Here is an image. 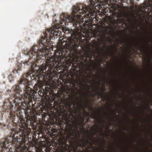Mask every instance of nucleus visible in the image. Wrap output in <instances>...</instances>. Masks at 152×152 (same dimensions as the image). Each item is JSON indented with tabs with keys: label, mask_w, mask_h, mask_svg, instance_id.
Masks as SVG:
<instances>
[{
	"label": "nucleus",
	"mask_w": 152,
	"mask_h": 152,
	"mask_svg": "<svg viewBox=\"0 0 152 152\" xmlns=\"http://www.w3.org/2000/svg\"><path fill=\"white\" fill-rule=\"evenodd\" d=\"M86 116H87V117H88L90 116V115L88 113H86Z\"/></svg>",
	"instance_id": "25"
},
{
	"label": "nucleus",
	"mask_w": 152,
	"mask_h": 152,
	"mask_svg": "<svg viewBox=\"0 0 152 152\" xmlns=\"http://www.w3.org/2000/svg\"><path fill=\"white\" fill-rule=\"evenodd\" d=\"M102 150H103L104 151H105V149H104V148H102Z\"/></svg>",
	"instance_id": "30"
},
{
	"label": "nucleus",
	"mask_w": 152,
	"mask_h": 152,
	"mask_svg": "<svg viewBox=\"0 0 152 152\" xmlns=\"http://www.w3.org/2000/svg\"><path fill=\"white\" fill-rule=\"evenodd\" d=\"M23 121H21V123ZM23 124L20 129L21 132V136L22 137L21 141H19L18 139L14 137V134H11L10 136L5 138V140L1 142V145L2 149L0 152H9L10 145H13L16 148V152H31L27 151V147L25 145H28V135L30 133L31 129L28 128V124L26 123L22 122Z\"/></svg>",
	"instance_id": "3"
},
{
	"label": "nucleus",
	"mask_w": 152,
	"mask_h": 152,
	"mask_svg": "<svg viewBox=\"0 0 152 152\" xmlns=\"http://www.w3.org/2000/svg\"><path fill=\"white\" fill-rule=\"evenodd\" d=\"M98 83L99 84H99H100V83H99H99Z\"/></svg>",
	"instance_id": "39"
},
{
	"label": "nucleus",
	"mask_w": 152,
	"mask_h": 152,
	"mask_svg": "<svg viewBox=\"0 0 152 152\" xmlns=\"http://www.w3.org/2000/svg\"><path fill=\"white\" fill-rule=\"evenodd\" d=\"M119 18H121V15H119Z\"/></svg>",
	"instance_id": "33"
},
{
	"label": "nucleus",
	"mask_w": 152,
	"mask_h": 152,
	"mask_svg": "<svg viewBox=\"0 0 152 152\" xmlns=\"http://www.w3.org/2000/svg\"><path fill=\"white\" fill-rule=\"evenodd\" d=\"M58 28L52 27L48 28L43 33L45 38L43 37L39 40V45L42 49L39 50L38 46L34 45L29 51H26L24 53L28 55L29 60L26 61L25 64L29 66L34 79L39 80L35 85L34 89L38 92L42 93V95L46 100L53 99L54 91L50 88L51 85L53 83L54 77L56 75V72L54 70L56 66L60 65L63 57L66 55V53L70 51L72 53L77 54L79 47L78 40L82 39V34L80 29H76L74 31L71 36L66 40L64 47L62 45L57 47V52L53 58H47L48 55L47 51L50 50L52 47L50 40L53 36H57L59 32Z\"/></svg>",
	"instance_id": "1"
},
{
	"label": "nucleus",
	"mask_w": 152,
	"mask_h": 152,
	"mask_svg": "<svg viewBox=\"0 0 152 152\" xmlns=\"http://www.w3.org/2000/svg\"><path fill=\"white\" fill-rule=\"evenodd\" d=\"M45 115H44V116H43V118H42V119L43 120L44 119H45V117L47 115V114L46 113H45V114H44Z\"/></svg>",
	"instance_id": "23"
},
{
	"label": "nucleus",
	"mask_w": 152,
	"mask_h": 152,
	"mask_svg": "<svg viewBox=\"0 0 152 152\" xmlns=\"http://www.w3.org/2000/svg\"><path fill=\"white\" fill-rule=\"evenodd\" d=\"M118 44H116V47L115 48V52H117L118 51V50H117V47L118 46Z\"/></svg>",
	"instance_id": "21"
},
{
	"label": "nucleus",
	"mask_w": 152,
	"mask_h": 152,
	"mask_svg": "<svg viewBox=\"0 0 152 152\" xmlns=\"http://www.w3.org/2000/svg\"><path fill=\"white\" fill-rule=\"evenodd\" d=\"M30 75L28 73L23 74L19 81L20 84H23L25 86L23 89L25 91L24 94H21L20 92L21 91L19 88V85L16 86L15 88L13 91V97H15L13 101V103L15 106L18 107V109L20 108V107L24 104L25 105L28 104L29 102L32 100V97L34 96L33 91L29 86V81L28 80V76Z\"/></svg>",
	"instance_id": "4"
},
{
	"label": "nucleus",
	"mask_w": 152,
	"mask_h": 152,
	"mask_svg": "<svg viewBox=\"0 0 152 152\" xmlns=\"http://www.w3.org/2000/svg\"><path fill=\"white\" fill-rule=\"evenodd\" d=\"M69 128L67 130V138L69 140H70V138L72 140H74L76 139V135H77V132H78V124L75 126L76 130L73 128V126L71 124H69Z\"/></svg>",
	"instance_id": "6"
},
{
	"label": "nucleus",
	"mask_w": 152,
	"mask_h": 152,
	"mask_svg": "<svg viewBox=\"0 0 152 152\" xmlns=\"http://www.w3.org/2000/svg\"><path fill=\"white\" fill-rule=\"evenodd\" d=\"M90 57L89 56H87V57L86 58L84 62L83 61L81 63L82 64H83L84 63V62L86 63L85 65L86 66V67L84 69V70H86L87 72H91L92 71V69L93 71H94V70H95L97 71L98 70V66L95 63H93L92 66H90L88 64L89 61H88V58Z\"/></svg>",
	"instance_id": "8"
},
{
	"label": "nucleus",
	"mask_w": 152,
	"mask_h": 152,
	"mask_svg": "<svg viewBox=\"0 0 152 152\" xmlns=\"http://www.w3.org/2000/svg\"><path fill=\"white\" fill-rule=\"evenodd\" d=\"M127 118L129 119V117L128 116L127 117Z\"/></svg>",
	"instance_id": "35"
},
{
	"label": "nucleus",
	"mask_w": 152,
	"mask_h": 152,
	"mask_svg": "<svg viewBox=\"0 0 152 152\" xmlns=\"http://www.w3.org/2000/svg\"><path fill=\"white\" fill-rule=\"evenodd\" d=\"M97 37H100V34H97Z\"/></svg>",
	"instance_id": "29"
},
{
	"label": "nucleus",
	"mask_w": 152,
	"mask_h": 152,
	"mask_svg": "<svg viewBox=\"0 0 152 152\" xmlns=\"http://www.w3.org/2000/svg\"><path fill=\"white\" fill-rule=\"evenodd\" d=\"M84 118H82L81 124H82V125L83 126L85 125V123H84Z\"/></svg>",
	"instance_id": "18"
},
{
	"label": "nucleus",
	"mask_w": 152,
	"mask_h": 152,
	"mask_svg": "<svg viewBox=\"0 0 152 152\" xmlns=\"http://www.w3.org/2000/svg\"><path fill=\"white\" fill-rule=\"evenodd\" d=\"M102 61H103V60L102 59H101L99 63V66H101V65L102 64Z\"/></svg>",
	"instance_id": "19"
},
{
	"label": "nucleus",
	"mask_w": 152,
	"mask_h": 152,
	"mask_svg": "<svg viewBox=\"0 0 152 152\" xmlns=\"http://www.w3.org/2000/svg\"><path fill=\"white\" fill-rule=\"evenodd\" d=\"M76 139V138L74 140H75V147H74V146H72L73 148L74 149V151L75 152L77 151L79 147H83V144L82 143L81 144L80 143V142L82 141L80 140V142H78V140H75Z\"/></svg>",
	"instance_id": "10"
},
{
	"label": "nucleus",
	"mask_w": 152,
	"mask_h": 152,
	"mask_svg": "<svg viewBox=\"0 0 152 152\" xmlns=\"http://www.w3.org/2000/svg\"><path fill=\"white\" fill-rule=\"evenodd\" d=\"M98 88H99V89H100V88L99 87H98Z\"/></svg>",
	"instance_id": "41"
},
{
	"label": "nucleus",
	"mask_w": 152,
	"mask_h": 152,
	"mask_svg": "<svg viewBox=\"0 0 152 152\" xmlns=\"http://www.w3.org/2000/svg\"><path fill=\"white\" fill-rule=\"evenodd\" d=\"M123 130L126 131V126H124L123 127Z\"/></svg>",
	"instance_id": "24"
},
{
	"label": "nucleus",
	"mask_w": 152,
	"mask_h": 152,
	"mask_svg": "<svg viewBox=\"0 0 152 152\" xmlns=\"http://www.w3.org/2000/svg\"><path fill=\"white\" fill-rule=\"evenodd\" d=\"M97 40L99 42V43H97V42L95 40H94L95 42V43L96 44L98 45L99 46V45H102V44L103 43V41H101L100 39L99 38H98L97 39Z\"/></svg>",
	"instance_id": "13"
},
{
	"label": "nucleus",
	"mask_w": 152,
	"mask_h": 152,
	"mask_svg": "<svg viewBox=\"0 0 152 152\" xmlns=\"http://www.w3.org/2000/svg\"><path fill=\"white\" fill-rule=\"evenodd\" d=\"M97 93L98 94V95L102 99H105V100H106V99L104 97V96L103 94H102L100 92H97Z\"/></svg>",
	"instance_id": "15"
},
{
	"label": "nucleus",
	"mask_w": 152,
	"mask_h": 152,
	"mask_svg": "<svg viewBox=\"0 0 152 152\" xmlns=\"http://www.w3.org/2000/svg\"><path fill=\"white\" fill-rule=\"evenodd\" d=\"M92 55H91V57H92Z\"/></svg>",
	"instance_id": "46"
},
{
	"label": "nucleus",
	"mask_w": 152,
	"mask_h": 152,
	"mask_svg": "<svg viewBox=\"0 0 152 152\" xmlns=\"http://www.w3.org/2000/svg\"><path fill=\"white\" fill-rule=\"evenodd\" d=\"M109 56V55H104V58H104V59H103V60H104V59H107V56Z\"/></svg>",
	"instance_id": "22"
},
{
	"label": "nucleus",
	"mask_w": 152,
	"mask_h": 152,
	"mask_svg": "<svg viewBox=\"0 0 152 152\" xmlns=\"http://www.w3.org/2000/svg\"><path fill=\"white\" fill-rule=\"evenodd\" d=\"M110 110H111V108H110Z\"/></svg>",
	"instance_id": "44"
},
{
	"label": "nucleus",
	"mask_w": 152,
	"mask_h": 152,
	"mask_svg": "<svg viewBox=\"0 0 152 152\" xmlns=\"http://www.w3.org/2000/svg\"><path fill=\"white\" fill-rule=\"evenodd\" d=\"M138 28V27L137 26H135L134 27V29L135 30H137Z\"/></svg>",
	"instance_id": "26"
},
{
	"label": "nucleus",
	"mask_w": 152,
	"mask_h": 152,
	"mask_svg": "<svg viewBox=\"0 0 152 152\" xmlns=\"http://www.w3.org/2000/svg\"><path fill=\"white\" fill-rule=\"evenodd\" d=\"M132 8L133 9H134V7H132Z\"/></svg>",
	"instance_id": "40"
},
{
	"label": "nucleus",
	"mask_w": 152,
	"mask_h": 152,
	"mask_svg": "<svg viewBox=\"0 0 152 152\" xmlns=\"http://www.w3.org/2000/svg\"><path fill=\"white\" fill-rule=\"evenodd\" d=\"M98 131V130L97 129L95 130V132H94V134L93 135V137L94 136V135H96L97 134V131Z\"/></svg>",
	"instance_id": "20"
},
{
	"label": "nucleus",
	"mask_w": 152,
	"mask_h": 152,
	"mask_svg": "<svg viewBox=\"0 0 152 152\" xmlns=\"http://www.w3.org/2000/svg\"><path fill=\"white\" fill-rule=\"evenodd\" d=\"M114 150L116 152H117L118 151V150L117 148L114 149Z\"/></svg>",
	"instance_id": "27"
},
{
	"label": "nucleus",
	"mask_w": 152,
	"mask_h": 152,
	"mask_svg": "<svg viewBox=\"0 0 152 152\" xmlns=\"http://www.w3.org/2000/svg\"><path fill=\"white\" fill-rule=\"evenodd\" d=\"M110 56H111V55H110Z\"/></svg>",
	"instance_id": "42"
},
{
	"label": "nucleus",
	"mask_w": 152,
	"mask_h": 152,
	"mask_svg": "<svg viewBox=\"0 0 152 152\" xmlns=\"http://www.w3.org/2000/svg\"><path fill=\"white\" fill-rule=\"evenodd\" d=\"M135 45V46H138V44H137V43H136V44H135V45Z\"/></svg>",
	"instance_id": "31"
},
{
	"label": "nucleus",
	"mask_w": 152,
	"mask_h": 152,
	"mask_svg": "<svg viewBox=\"0 0 152 152\" xmlns=\"http://www.w3.org/2000/svg\"><path fill=\"white\" fill-rule=\"evenodd\" d=\"M64 39H63V41H64H64H65V40H66V39H65V40H64Z\"/></svg>",
	"instance_id": "34"
},
{
	"label": "nucleus",
	"mask_w": 152,
	"mask_h": 152,
	"mask_svg": "<svg viewBox=\"0 0 152 152\" xmlns=\"http://www.w3.org/2000/svg\"><path fill=\"white\" fill-rule=\"evenodd\" d=\"M90 118H93V119H96V116L95 115H91L89 117L87 118L86 119V122H88L90 120Z\"/></svg>",
	"instance_id": "14"
},
{
	"label": "nucleus",
	"mask_w": 152,
	"mask_h": 152,
	"mask_svg": "<svg viewBox=\"0 0 152 152\" xmlns=\"http://www.w3.org/2000/svg\"><path fill=\"white\" fill-rule=\"evenodd\" d=\"M98 121L99 122V124H100V123H104L105 122V120L103 118L101 120L100 119H99Z\"/></svg>",
	"instance_id": "16"
},
{
	"label": "nucleus",
	"mask_w": 152,
	"mask_h": 152,
	"mask_svg": "<svg viewBox=\"0 0 152 152\" xmlns=\"http://www.w3.org/2000/svg\"><path fill=\"white\" fill-rule=\"evenodd\" d=\"M106 89L105 87V84L104 85L103 87H102V89L101 90L103 92V93H104L105 91H106Z\"/></svg>",
	"instance_id": "17"
},
{
	"label": "nucleus",
	"mask_w": 152,
	"mask_h": 152,
	"mask_svg": "<svg viewBox=\"0 0 152 152\" xmlns=\"http://www.w3.org/2000/svg\"><path fill=\"white\" fill-rule=\"evenodd\" d=\"M76 68H75L73 69L67 70V76L66 77L70 76L68 77V79L67 80V82L69 83V85H70V87H66L65 88V91L66 92V95H64L63 93H62V95L63 96H60L59 97L58 100L57 101H54V104L55 106H56L57 107H59L60 109H61L62 107H65L68 108L69 111L71 115L73 117L74 116L73 114H75L77 112L73 107H72V105L74 106L77 105L80 109L79 113V114L81 113V110L84 107H87L89 105V101L88 99V95L89 93H90L89 89H90V86L89 85H87L88 88V93L83 91V96H82V98L84 97V105L82 101L80 103H76L72 99V96L71 94L72 92H73V88H74L75 90H78V88L79 87L80 83L78 82V78H79L78 72L79 71L76 69ZM83 101L82 99L81 101Z\"/></svg>",
	"instance_id": "2"
},
{
	"label": "nucleus",
	"mask_w": 152,
	"mask_h": 152,
	"mask_svg": "<svg viewBox=\"0 0 152 152\" xmlns=\"http://www.w3.org/2000/svg\"><path fill=\"white\" fill-rule=\"evenodd\" d=\"M81 142L83 145V147L86 148V147L88 146V144H89V142L87 140L84 141H83Z\"/></svg>",
	"instance_id": "12"
},
{
	"label": "nucleus",
	"mask_w": 152,
	"mask_h": 152,
	"mask_svg": "<svg viewBox=\"0 0 152 152\" xmlns=\"http://www.w3.org/2000/svg\"><path fill=\"white\" fill-rule=\"evenodd\" d=\"M62 45H63V44H62Z\"/></svg>",
	"instance_id": "48"
},
{
	"label": "nucleus",
	"mask_w": 152,
	"mask_h": 152,
	"mask_svg": "<svg viewBox=\"0 0 152 152\" xmlns=\"http://www.w3.org/2000/svg\"><path fill=\"white\" fill-rule=\"evenodd\" d=\"M118 94H119V91H118Z\"/></svg>",
	"instance_id": "38"
},
{
	"label": "nucleus",
	"mask_w": 152,
	"mask_h": 152,
	"mask_svg": "<svg viewBox=\"0 0 152 152\" xmlns=\"http://www.w3.org/2000/svg\"><path fill=\"white\" fill-rule=\"evenodd\" d=\"M79 138V136H78V138Z\"/></svg>",
	"instance_id": "47"
},
{
	"label": "nucleus",
	"mask_w": 152,
	"mask_h": 152,
	"mask_svg": "<svg viewBox=\"0 0 152 152\" xmlns=\"http://www.w3.org/2000/svg\"><path fill=\"white\" fill-rule=\"evenodd\" d=\"M118 12L115 9L110 13V16L108 17L109 23L113 26L115 25L119 20V19L118 18Z\"/></svg>",
	"instance_id": "7"
},
{
	"label": "nucleus",
	"mask_w": 152,
	"mask_h": 152,
	"mask_svg": "<svg viewBox=\"0 0 152 152\" xmlns=\"http://www.w3.org/2000/svg\"><path fill=\"white\" fill-rule=\"evenodd\" d=\"M90 4L92 7H95L98 5H104L107 3L109 0H90ZM117 0H113V1L117 2Z\"/></svg>",
	"instance_id": "9"
},
{
	"label": "nucleus",
	"mask_w": 152,
	"mask_h": 152,
	"mask_svg": "<svg viewBox=\"0 0 152 152\" xmlns=\"http://www.w3.org/2000/svg\"><path fill=\"white\" fill-rule=\"evenodd\" d=\"M84 13L86 15L87 17H89L90 14L88 8L86 6H83L81 4H78L76 6L73 7L71 16L64 13L61 15L60 23L62 24L64 23L66 25L68 24V22H72L74 26L76 28L77 26H79L83 23L82 15Z\"/></svg>",
	"instance_id": "5"
},
{
	"label": "nucleus",
	"mask_w": 152,
	"mask_h": 152,
	"mask_svg": "<svg viewBox=\"0 0 152 152\" xmlns=\"http://www.w3.org/2000/svg\"><path fill=\"white\" fill-rule=\"evenodd\" d=\"M71 119L72 121V118H71Z\"/></svg>",
	"instance_id": "37"
},
{
	"label": "nucleus",
	"mask_w": 152,
	"mask_h": 152,
	"mask_svg": "<svg viewBox=\"0 0 152 152\" xmlns=\"http://www.w3.org/2000/svg\"><path fill=\"white\" fill-rule=\"evenodd\" d=\"M105 30L103 29V27L102 28V30L100 31V32L101 33L104 37H105L108 31V26H107L105 28Z\"/></svg>",
	"instance_id": "11"
},
{
	"label": "nucleus",
	"mask_w": 152,
	"mask_h": 152,
	"mask_svg": "<svg viewBox=\"0 0 152 152\" xmlns=\"http://www.w3.org/2000/svg\"><path fill=\"white\" fill-rule=\"evenodd\" d=\"M122 43H123V42L122 41H121Z\"/></svg>",
	"instance_id": "45"
},
{
	"label": "nucleus",
	"mask_w": 152,
	"mask_h": 152,
	"mask_svg": "<svg viewBox=\"0 0 152 152\" xmlns=\"http://www.w3.org/2000/svg\"><path fill=\"white\" fill-rule=\"evenodd\" d=\"M92 96L94 97V96H95L96 95V94H92Z\"/></svg>",
	"instance_id": "28"
},
{
	"label": "nucleus",
	"mask_w": 152,
	"mask_h": 152,
	"mask_svg": "<svg viewBox=\"0 0 152 152\" xmlns=\"http://www.w3.org/2000/svg\"><path fill=\"white\" fill-rule=\"evenodd\" d=\"M131 1H133V0H130Z\"/></svg>",
	"instance_id": "36"
},
{
	"label": "nucleus",
	"mask_w": 152,
	"mask_h": 152,
	"mask_svg": "<svg viewBox=\"0 0 152 152\" xmlns=\"http://www.w3.org/2000/svg\"><path fill=\"white\" fill-rule=\"evenodd\" d=\"M141 50L140 49V51H141Z\"/></svg>",
	"instance_id": "43"
},
{
	"label": "nucleus",
	"mask_w": 152,
	"mask_h": 152,
	"mask_svg": "<svg viewBox=\"0 0 152 152\" xmlns=\"http://www.w3.org/2000/svg\"><path fill=\"white\" fill-rule=\"evenodd\" d=\"M96 126H97V127H99V125H96Z\"/></svg>",
	"instance_id": "32"
}]
</instances>
